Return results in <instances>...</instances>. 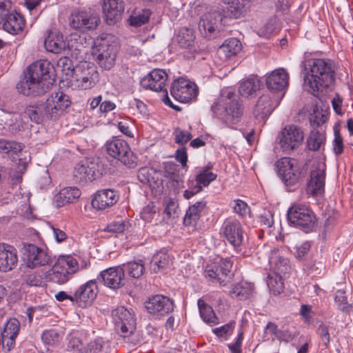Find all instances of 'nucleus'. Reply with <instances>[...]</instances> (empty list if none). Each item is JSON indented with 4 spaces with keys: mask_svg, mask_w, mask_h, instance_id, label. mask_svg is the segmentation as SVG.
<instances>
[{
    "mask_svg": "<svg viewBox=\"0 0 353 353\" xmlns=\"http://www.w3.org/2000/svg\"><path fill=\"white\" fill-rule=\"evenodd\" d=\"M334 300L340 310L345 312H347L350 310V305L347 303V298L345 296V292L343 291H337Z\"/></svg>",
    "mask_w": 353,
    "mask_h": 353,
    "instance_id": "obj_52",
    "label": "nucleus"
},
{
    "mask_svg": "<svg viewBox=\"0 0 353 353\" xmlns=\"http://www.w3.org/2000/svg\"><path fill=\"white\" fill-rule=\"evenodd\" d=\"M205 206L206 202L204 201H198L190 205L183 218L184 225L185 226L195 227Z\"/></svg>",
    "mask_w": 353,
    "mask_h": 353,
    "instance_id": "obj_35",
    "label": "nucleus"
},
{
    "mask_svg": "<svg viewBox=\"0 0 353 353\" xmlns=\"http://www.w3.org/2000/svg\"><path fill=\"white\" fill-rule=\"evenodd\" d=\"M105 170L102 160L96 157L78 163L74 168V174L81 181H92L103 176Z\"/></svg>",
    "mask_w": 353,
    "mask_h": 353,
    "instance_id": "obj_11",
    "label": "nucleus"
},
{
    "mask_svg": "<svg viewBox=\"0 0 353 353\" xmlns=\"http://www.w3.org/2000/svg\"><path fill=\"white\" fill-rule=\"evenodd\" d=\"M234 204L232 206L234 212L241 216H245L250 211V208L248 204L242 200L237 199L234 201Z\"/></svg>",
    "mask_w": 353,
    "mask_h": 353,
    "instance_id": "obj_60",
    "label": "nucleus"
},
{
    "mask_svg": "<svg viewBox=\"0 0 353 353\" xmlns=\"http://www.w3.org/2000/svg\"><path fill=\"white\" fill-rule=\"evenodd\" d=\"M100 21L99 13L90 8L74 10L70 17V27L83 32L96 29Z\"/></svg>",
    "mask_w": 353,
    "mask_h": 353,
    "instance_id": "obj_9",
    "label": "nucleus"
},
{
    "mask_svg": "<svg viewBox=\"0 0 353 353\" xmlns=\"http://www.w3.org/2000/svg\"><path fill=\"white\" fill-rule=\"evenodd\" d=\"M279 143L281 149L290 152L298 148L303 140V132L295 125L285 126L279 136Z\"/></svg>",
    "mask_w": 353,
    "mask_h": 353,
    "instance_id": "obj_17",
    "label": "nucleus"
},
{
    "mask_svg": "<svg viewBox=\"0 0 353 353\" xmlns=\"http://www.w3.org/2000/svg\"><path fill=\"white\" fill-rule=\"evenodd\" d=\"M287 216L292 225L306 232L312 230L316 221L311 209L299 203L294 204L289 208Z\"/></svg>",
    "mask_w": 353,
    "mask_h": 353,
    "instance_id": "obj_10",
    "label": "nucleus"
},
{
    "mask_svg": "<svg viewBox=\"0 0 353 353\" xmlns=\"http://www.w3.org/2000/svg\"><path fill=\"white\" fill-rule=\"evenodd\" d=\"M97 62L105 70H110L114 65L116 59V49L114 46H101L98 50Z\"/></svg>",
    "mask_w": 353,
    "mask_h": 353,
    "instance_id": "obj_34",
    "label": "nucleus"
},
{
    "mask_svg": "<svg viewBox=\"0 0 353 353\" xmlns=\"http://www.w3.org/2000/svg\"><path fill=\"white\" fill-rule=\"evenodd\" d=\"M217 177V174L214 173H203L199 172L195 175L194 185L201 189L202 191L203 188L208 187L211 182L214 181Z\"/></svg>",
    "mask_w": 353,
    "mask_h": 353,
    "instance_id": "obj_48",
    "label": "nucleus"
},
{
    "mask_svg": "<svg viewBox=\"0 0 353 353\" xmlns=\"http://www.w3.org/2000/svg\"><path fill=\"white\" fill-rule=\"evenodd\" d=\"M98 280L106 287L117 290L125 285V275L121 265L109 268L101 272Z\"/></svg>",
    "mask_w": 353,
    "mask_h": 353,
    "instance_id": "obj_21",
    "label": "nucleus"
},
{
    "mask_svg": "<svg viewBox=\"0 0 353 353\" xmlns=\"http://www.w3.org/2000/svg\"><path fill=\"white\" fill-rule=\"evenodd\" d=\"M20 330V323L14 318L10 319L5 324L1 333L2 349L8 352L14 347L15 339Z\"/></svg>",
    "mask_w": 353,
    "mask_h": 353,
    "instance_id": "obj_23",
    "label": "nucleus"
},
{
    "mask_svg": "<svg viewBox=\"0 0 353 353\" xmlns=\"http://www.w3.org/2000/svg\"><path fill=\"white\" fill-rule=\"evenodd\" d=\"M170 257L167 252L161 251L155 254L150 262V270L154 273L166 269L169 265Z\"/></svg>",
    "mask_w": 353,
    "mask_h": 353,
    "instance_id": "obj_41",
    "label": "nucleus"
},
{
    "mask_svg": "<svg viewBox=\"0 0 353 353\" xmlns=\"http://www.w3.org/2000/svg\"><path fill=\"white\" fill-rule=\"evenodd\" d=\"M156 212L157 210L155 205L153 203H150L143 208L141 212V216L143 220L150 221L153 219Z\"/></svg>",
    "mask_w": 353,
    "mask_h": 353,
    "instance_id": "obj_59",
    "label": "nucleus"
},
{
    "mask_svg": "<svg viewBox=\"0 0 353 353\" xmlns=\"http://www.w3.org/2000/svg\"><path fill=\"white\" fill-rule=\"evenodd\" d=\"M79 189L75 187H68L60 190L57 196V202L59 205L76 201L80 196Z\"/></svg>",
    "mask_w": 353,
    "mask_h": 353,
    "instance_id": "obj_40",
    "label": "nucleus"
},
{
    "mask_svg": "<svg viewBox=\"0 0 353 353\" xmlns=\"http://www.w3.org/2000/svg\"><path fill=\"white\" fill-rule=\"evenodd\" d=\"M267 285L270 292L274 295L281 294L284 289L281 275L276 273L268 275L267 279Z\"/></svg>",
    "mask_w": 353,
    "mask_h": 353,
    "instance_id": "obj_45",
    "label": "nucleus"
},
{
    "mask_svg": "<svg viewBox=\"0 0 353 353\" xmlns=\"http://www.w3.org/2000/svg\"><path fill=\"white\" fill-rule=\"evenodd\" d=\"M170 92L176 100L188 103L196 97L198 89L194 83L184 78H179L173 81Z\"/></svg>",
    "mask_w": 353,
    "mask_h": 353,
    "instance_id": "obj_15",
    "label": "nucleus"
},
{
    "mask_svg": "<svg viewBox=\"0 0 353 353\" xmlns=\"http://www.w3.org/2000/svg\"><path fill=\"white\" fill-rule=\"evenodd\" d=\"M42 340L46 344H54L59 341V334L54 330H46L42 334Z\"/></svg>",
    "mask_w": 353,
    "mask_h": 353,
    "instance_id": "obj_57",
    "label": "nucleus"
},
{
    "mask_svg": "<svg viewBox=\"0 0 353 353\" xmlns=\"http://www.w3.org/2000/svg\"><path fill=\"white\" fill-rule=\"evenodd\" d=\"M194 35L193 30L187 28L180 29L177 35V41L182 48H188L191 46L194 42Z\"/></svg>",
    "mask_w": 353,
    "mask_h": 353,
    "instance_id": "obj_46",
    "label": "nucleus"
},
{
    "mask_svg": "<svg viewBox=\"0 0 353 353\" xmlns=\"http://www.w3.org/2000/svg\"><path fill=\"white\" fill-rule=\"evenodd\" d=\"M57 67L60 68L66 76L72 78L74 67L70 58L68 57H61L57 61Z\"/></svg>",
    "mask_w": 353,
    "mask_h": 353,
    "instance_id": "obj_51",
    "label": "nucleus"
},
{
    "mask_svg": "<svg viewBox=\"0 0 353 353\" xmlns=\"http://www.w3.org/2000/svg\"><path fill=\"white\" fill-rule=\"evenodd\" d=\"M117 192L110 189L99 190L92 199V206L99 210H104L113 205L118 201Z\"/></svg>",
    "mask_w": 353,
    "mask_h": 353,
    "instance_id": "obj_30",
    "label": "nucleus"
},
{
    "mask_svg": "<svg viewBox=\"0 0 353 353\" xmlns=\"http://www.w3.org/2000/svg\"><path fill=\"white\" fill-rule=\"evenodd\" d=\"M85 347L82 341L79 337H72L68 345V348L77 351L78 353H85Z\"/></svg>",
    "mask_w": 353,
    "mask_h": 353,
    "instance_id": "obj_61",
    "label": "nucleus"
},
{
    "mask_svg": "<svg viewBox=\"0 0 353 353\" xmlns=\"http://www.w3.org/2000/svg\"><path fill=\"white\" fill-rule=\"evenodd\" d=\"M3 29L11 34H17L23 30L25 26L23 17L17 12H9L4 17Z\"/></svg>",
    "mask_w": 353,
    "mask_h": 353,
    "instance_id": "obj_33",
    "label": "nucleus"
},
{
    "mask_svg": "<svg viewBox=\"0 0 353 353\" xmlns=\"http://www.w3.org/2000/svg\"><path fill=\"white\" fill-rule=\"evenodd\" d=\"M24 281L28 285L41 286L43 283V278L39 274L35 272H30L26 274Z\"/></svg>",
    "mask_w": 353,
    "mask_h": 353,
    "instance_id": "obj_54",
    "label": "nucleus"
},
{
    "mask_svg": "<svg viewBox=\"0 0 353 353\" xmlns=\"http://www.w3.org/2000/svg\"><path fill=\"white\" fill-rule=\"evenodd\" d=\"M174 301L169 297L157 294L145 302V307L152 314L164 316L174 310Z\"/></svg>",
    "mask_w": 353,
    "mask_h": 353,
    "instance_id": "obj_18",
    "label": "nucleus"
},
{
    "mask_svg": "<svg viewBox=\"0 0 353 353\" xmlns=\"http://www.w3.org/2000/svg\"><path fill=\"white\" fill-rule=\"evenodd\" d=\"M305 71L304 85L306 90L315 97L331 86L334 82L335 65L328 59H310L303 62Z\"/></svg>",
    "mask_w": 353,
    "mask_h": 353,
    "instance_id": "obj_2",
    "label": "nucleus"
},
{
    "mask_svg": "<svg viewBox=\"0 0 353 353\" xmlns=\"http://www.w3.org/2000/svg\"><path fill=\"white\" fill-rule=\"evenodd\" d=\"M159 175V172L156 170L150 167H143L138 171L137 179L141 183L155 188L161 183Z\"/></svg>",
    "mask_w": 353,
    "mask_h": 353,
    "instance_id": "obj_36",
    "label": "nucleus"
},
{
    "mask_svg": "<svg viewBox=\"0 0 353 353\" xmlns=\"http://www.w3.org/2000/svg\"><path fill=\"white\" fill-rule=\"evenodd\" d=\"M18 263V255L12 246L0 243V272H8L14 270Z\"/></svg>",
    "mask_w": 353,
    "mask_h": 353,
    "instance_id": "obj_26",
    "label": "nucleus"
},
{
    "mask_svg": "<svg viewBox=\"0 0 353 353\" xmlns=\"http://www.w3.org/2000/svg\"><path fill=\"white\" fill-rule=\"evenodd\" d=\"M43 108H44L43 104L29 105L26 108L24 114L28 116L32 121L36 123H40L46 117V111Z\"/></svg>",
    "mask_w": 353,
    "mask_h": 353,
    "instance_id": "obj_44",
    "label": "nucleus"
},
{
    "mask_svg": "<svg viewBox=\"0 0 353 353\" xmlns=\"http://www.w3.org/2000/svg\"><path fill=\"white\" fill-rule=\"evenodd\" d=\"M232 264L228 259H221L217 263L208 266L205 270L206 276L217 280L221 285H224L226 279L230 276Z\"/></svg>",
    "mask_w": 353,
    "mask_h": 353,
    "instance_id": "obj_27",
    "label": "nucleus"
},
{
    "mask_svg": "<svg viewBox=\"0 0 353 353\" xmlns=\"http://www.w3.org/2000/svg\"><path fill=\"white\" fill-rule=\"evenodd\" d=\"M276 166L279 176L286 185L296 184L307 172L305 165H299L296 159L289 157L281 158Z\"/></svg>",
    "mask_w": 353,
    "mask_h": 353,
    "instance_id": "obj_6",
    "label": "nucleus"
},
{
    "mask_svg": "<svg viewBox=\"0 0 353 353\" xmlns=\"http://www.w3.org/2000/svg\"><path fill=\"white\" fill-rule=\"evenodd\" d=\"M280 99H274L272 94H263L257 100L253 114L259 120L268 118L279 104Z\"/></svg>",
    "mask_w": 353,
    "mask_h": 353,
    "instance_id": "obj_22",
    "label": "nucleus"
},
{
    "mask_svg": "<svg viewBox=\"0 0 353 353\" xmlns=\"http://www.w3.org/2000/svg\"><path fill=\"white\" fill-rule=\"evenodd\" d=\"M175 143L178 144H184L189 141L192 138L190 132L182 130L180 128L175 129L174 132Z\"/></svg>",
    "mask_w": 353,
    "mask_h": 353,
    "instance_id": "obj_55",
    "label": "nucleus"
},
{
    "mask_svg": "<svg viewBox=\"0 0 353 353\" xmlns=\"http://www.w3.org/2000/svg\"><path fill=\"white\" fill-rule=\"evenodd\" d=\"M121 267L123 270L124 275L125 272H127L130 276L134 279H138L141 276L145 271V267L141 261L139 262L130 261L121 265Z\"/></svg>",
    "mask_w": 353,
    "mask_h": 353,
    "instance_id": "obj_43",
    "label": "nucleus"
},
{
    "mask_svg": "<svg viewBox=\"0 0 353 353\" xmlns=\"http://www.w3.org/2000/svg\"><path fill=\"white\" fill-rule=\"evenodd\" d=\"M325 168L324 165L318 163L311 171L308 189L313 194H321L324 191Z\"/></svg>",
    "mask_w": 353,
    "mask_h": 353,
    "instance_id": "obj_31",
    "label": "nucleus"
},
{
    "mask_svg": "<svg viewBox=\"0 0 353 353\" xmlns=\"http://www.w3.org/2000/svg\"><path fill=\"white\" fill-rule=\"evenodd\" d=\"M265 83L273 92H283L289 84V74L283 68L276 69L267 77Z\"/></svg>",
    "mask_w": 353,
    "mask_h": 353,
    "instance_id": "obj_24",
    "label": "nucleus"
},
{
    "mask_svg": "<svg viewBox=\"0 0 353 353\" xmlns=\"http://www.w3.org/2000/svg\"><path fill=\"white\" fill-rule=\"evenodd\" d=\"M198 307L203 320L207 323L216 325L219 323L218 317L215 315L213 309L203 300H198Z\"/></svg>",
    "mask_w": 353,
    "mask_h": 353,
    "instance_id": "obj_42",
    "label": "nucleus"
},
{
    "mask_svg": "<svg viewBox=\"0 0 353 353\" xmlns=\"http://www.w3.org/2000/svg\"><path fill=\"white\" fill-rule=\"evenodd\" d=\"M112 316L117 332L122 337L130 336L136 329L134 315L123 306L117 307L112 312Z\"/></svg>",
    "mask_w": 353,
    "mask_h": 353,
    "instance_id": "obj_12",
    "label": "nucleus"
},
{
    "mask_svg": "<svg viewBox=\"0 0 353 353\" xmlns=\"http://www.w3.org/2000/svg\"><path fill=\"white\" fill-rule=\"evenodd\" d=\"M241 50V43L236 38H230L219 47L217 53L220 57H225L228 59L236 54Z\"/></svg>",
    "mask_w": 353,
    "mask_h": 353,
    "instance_id": "obj_39",
    "label": "nucleus"
},
{
    "mask_svg": "<svg viewBox=\"0 0 353 353\" xmlns=\"http://www.w3.org/2000/svg\"><path fill=\"white\" fill-rule=\"evenodd\" d=\"M105 148L110 156L118 159L127 167L132 168L137 166L138 158L125 141L114 138L107 141Z\"/></svg>",
    "mask_w": 353,
    "mask_h": 353,
    "instance_id": "obj_7",
    "label": "nucleus"
},
{
    "mask_svg": "<svg viewBox=\"0 0 353 353\" xmlns=\"http://www.w3.org/2000/svg\"><path fill=\"white\" fill-rule=\"evenodd\" d=\"M254 290V286L252 283L242 281L232 285L230 294L239 300H245L252 296Z\"/></svg>",
    "mask_w": 353,
    "mask_h": 353,
    "instance_id": "obj_37",
    "label": "nucleus"
},
{
    "mask_svg": "<svg viewBox=\"0 0 353 353\" xmlns=\"http://www.w3.org/2000/svg\"><path fill=\"white\" fill-rule=\"evenodd\" d=\"M221 231L225 239L234 248L239 247L243 243L244 230L239 221L226 219L223 224Z\"/></svg>",
    "mask_w": 353,
    "mask_h": 353,
    "instance_id": "obj_20",
    "label": "nucleus"
},
{
    "mask_svg": "<svg viewBox=\"0 0 353 353\" xmlns=\"http://www.w3.org/2000/svg\"><path fill=\"white\" fill-rule=\"evenodd\" d=\"M234 326L235 322L234 321H232L223 326L213 329L212 332L217 336L221 337L225 335L232 334L234 328Z\"/></svg>",
    "mask_w": 353,
    "mask_h": 353,
    "instance_id": "obj_56",
    "label": "nucleus"
},
{
    "mask_svg": "<svg viewBox=\"0 0 353 353\" xmlns=\"http://www.w3.org/2000/svg\"><path fill=\"white\" fill-rule=\"evenodd\" d=\"M23 149V145L21 143L0 139V152H1L17 154L21 152Z\"/></svg>",
    "mask_w": 353,
    "mask_h": 353,
    "instance_id": "obj_49",
    "label": "nucleus"
},
{
    "mask_svg": "<svg viewBox=\"0 0 353 353\" xmlns=\"http://www.w3.org/2000/svg\"><path fill=\"white\" fill-rule=\"evenodd\" d=\"M166 72L161 69H154L141 79L140 84L144 89L155 92L162 91L167 80Z\"/></svg>",
    "mask_w": 353,
    "mask_h": 353,
    "instance_id": "obj_25",
    "label": "nucleus"
},
{
    "mask_svg": "<svg viewBox=\"0 0 353 353\" xmlns=\"http://www.w3.org/2000/svg\"><path fill=\"white\" fill-rule=\"evenodd\" d=\"M150 14L151 11L150 10L144 9L141 13L131 16L129 19V23L132 26H141L148 21Z\"/></svg>",
    "mask_w": 353,
    "mask_h": 353,
    "instance_id": "obj_50",
    "label": "nucleus"
},
{
    "mask_svg": "<svg viewBox=\"0 0 353 353\" xmlns=\"http://www.w3.org/2000/svg\"><path fill=\"white\" fill-rule=\"evenodd\" d=\"M252 0H220L217 12L223 18L239 19L247 14Z\"/></svg>",
    "mask_w": 353,
    "mask_h": 353,
    "instance_id": "obj_14",
    "label": "nucleus"
},
{
    "mask_svg": "<svg viewBox=\"0 0 353 353\" xmlns=\"http://www.w3.org/2000/svg\"><path fill=\"white\" fill-rule=\"evenodd\" d=\"M22 250L28 268H34L44 266L52 262L51 256L46 249L39 248L32 243H23Z\"/></svg>",
    "mask_w": 353,
    "mask_h": 353,
    "instance_id": "obj_13",
    "label": "nucleus"
},
{
    "mask_svg": "<svg viewBox=\"0 0 353 353\" xmlns=\"http://www.w3.org/2000/svg\"><path fill=\"white\" fill-rule=\"evenodd\" d=\"M124 8L123 0H104L103 11L106 23L111 26L119 21L124 12Z\"/></svg>",
    "mask_w": 353,
    "mask_h": 353,
    "instance_id": "obj_28",
    "label": "nucleus"
},
{
    "mask_svg": "<svg viewBox=\"0 0 353 353\" xmlns=\"http://www.w3.org/2000/svg\"><path fill=\"white\" fill-rule=\"evenodd\" d=\"M310 249V243L308 241H305L300 246L296 247V251L294 252V256L299 260H302L304 259Z\"/></svg>",
    "mask_w": 353,
    "mask_h": 353,
    "instance_id": "obj_62",
    "label": "nucleus"
},
{
    "mask_svg": "<svg viewBox=\"0 0 353 353\" xmlns=\"http://www.w3.org/2000/svg\"><path fill=\"white\" fill-rule=\"evenodd\" d=\"M177 209V203L174 201L170 199L166 203L165 208L164 209V214H166L169 219H170L174 216Z\"/></svg>",
    "mask_w": 353,
    "mask_h": 353,
    "instance_id": "obj_64",
    "label": "nucleus"
},
{
    "mask_svg": "<svg viewBox=\"0 0 353 353\" xmlns=\"http://www.w3.org/2000/svg\"><path fill=\"white\" fill-rule=\"evenodd\" d=\"M98 293V288L94 280H90L80 285L73 294V299L81 307L90 305Z\"/></svg>",
    "mask_w": 353,
    "mask_h": 353,
    "instance_id": "obj_19",
    "label": "nucleus"
},
{
    "mask_svg": "<svg viewBox=\"0 0 353 353\" xmlns=\"http://www.w3.org/2000/svg\"><path fill=\"white\" fill-rule=\"evenodd\" d=\"M316 332L323 343V345L327 347L330 342V335L329 333V327L324 323H321L317 328Z\"/></svg>",
    "mask_w": 353,
    "mask_h": 353,
    "instance_id": "obj_53",
    "label": "nucleus"
},
{
    "mask_svg": "<svg viewBox=\"0 0 353 353\" xmlns=\"http://www.w3.org/2000/svg\"><path fill=\"white\" fill-rule=\"evenodd\" d=\"M211 110L214 117L225 123L235 122L243 114L241 105L232 92L221 94L212 105Z\"/></svg>",
    "mask_w": 353,
    "mask_h": 353,
    "instance_id": "obj_3",
    "label": "nucleus"
},
{
    "mask_svg": "<svg viewBox=\"0 0 353 353\" xmlns=\"http://www.w3.org/2000/svg\"><path fill=\"white\" fill-rule=\"evenodd\" d=\"M223 19L221 14L217 12V8L212 12L204 14L199 23L200 32L205 37H211L212 34L217 28L219 23H221Z\"/></svg>",
    "mask_w": 353,
    "mask_h": 353,
    "instance_id": "obj_29",
    "label": "nucleus"
},
{
    "mask_svg": "<svg viewBox=\"0 0 353 353\" xmlns=\"http://www.w3.org/2000/svg\"><path fill=\"white\" fill-rule=\"evenodd\" d=\"M269 263L274 273L279 275H285L291 270L289 260L282 256L278 249L271 251L269 256Z\"/></svg>",
    "mask_w": 353,
    "mask_h": 353,
    "instance_id": "obj_32",
    "label": "nucleus"
},
{
    "mask_svg": "<svg viewBox=\"0 0 353 353\" xmlns=\"http://www.w3.org/2000/svg\"><path fill=\"white\" fill-rule=\"evenodd\" d=\"M127 228L125 222L123 220L113 221L106 227V230L109 232L121 233Z\"/></svg>",
    "mask_w": 353,
    "mask_h": 353,
    "instance_id": "obj_58",
    "label": "nucleus"
},
{
    "mask_svg": "<svg viewBox=\"0 0 353 353\" xmlns=\"http://www.w3.org/2000/svg\"><path fill=\"white\" fill-rule=\"evenodd\" d=\"M51 70L52 66L47 60L32 63L23 72V77L17 85V90L26 96L43 94L50 90L55 81Z\"/></svg>",
    "mask_w": 353,
    "mask_h": 353,
    "instance_id": "obj_1",
    "label": "nucleus"
},
{
    "mask_svg": "<svg viewBox=\"0 0 353 353\" xmlns=\"http://www.w3.org/2000/svg\"><path fill=\"white\" fill-rule=\"evenodd\" d=\"M78 269L79 263L74 257L61 256L52 268L46 273V279L59 285L64 284Z\"/></svg>",
    "mask_w": 353,
    "mask_h": 353,
    "instance_id": "obj_4",
    "label": "nucleus"
},
{
    "mask_svg": "<svg viewBox=\"0 0 353 353\" xmlns=\"http://www.w3.org/2000/svg\"><path fill=\"white\" fill-rule=\"evenodd\" d=\"M262 85L257 76H252L241 82L239 92L242 97H248L259 90Z\"/></svg>",
    "mask_w": 353,
    "mask_h": 353,
    "instance_id": "obj_38",
    "label": "nucleus"
},
{
    "mask_svg": "<svg viewBox=\"0 0 353 353\" xmlns=\"http://www.w3.org/2000/svg\"><path fill=\"white\" fill-rule=\"evenodd\" d=\"M85 38L77 34L70 36L68 43L64 41L63 34L56 29L48 31V37L45 39L46 49L51 52L59 54L68 47L70 50H81Z\"/></svg>",
    "mask_w": 353,
    "mask_h": 353,
    "instance_id": "obj_5",
    "label": "nucleus"
},
{
    "mask_svg": "<svg viewBox=\"0 0 353 353\" xmlns=\"http://www.w3.org/2000/svg\"><path fill=\"white\" fill-rule=\"evenodd\" d=\"M325 141L323 133L317 130H312L307 139V147L310 150L316 151Z\"/></svg>",
    "mask_w": 353,
    "mask_h": 353,
    "instance_id": "obj_47",
    "label": "nucleus"
},
{
    "mask_svg": "<svg viewBox=\"0 0 353 353\" xmlns=\"http://www.w3.org/2000/svg\"><path fill=\"white\" fill-rule=\"evenodd\" d=\"M99 80V74L94 65L90 62L82 61L73 70L71 81L81 89H89L94 86Z\"/></svg>",
    "mask_w": 353,
    "mask_h": 353,
    "instance_id": "obj_8",
    "label": "nucleus"
},
{
    "mask_svg": "<svg viewBox=\"0 0 353 353\" xmlns=\"http://www.w3.org/2000/svg\"><path fill=\"white\" fill-rule=\"evenodd\" d=\"M69 97L62 92H55L48 97L45 103H42L46 111V117L57 119L70 105Z\"/></svg>",
    "mask_w": 353,
    "mask_h": 353,
    "instance_id": "obj_16",
    "label": "nucleus"
},
{
    "mask_svg": "<svg viewBox=\"0 0 353 353\" xmlns=\"http://www.w3.org/2000/svg\"><path fill=\"white\" fill-rule=\"evenodd\" d=\"M188 189L185 190L183 192V196L186 199H190L191 197H192L196 194L201 192V189L199 188H197L194 185V180H189L188 182Z\"/></svg>",
    "mask_w": 353,
    "mask_h": 353,
    "instance_id": "obj_63",
    "label": "nucleus"
}]
</instances>
